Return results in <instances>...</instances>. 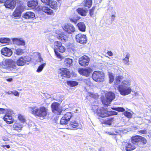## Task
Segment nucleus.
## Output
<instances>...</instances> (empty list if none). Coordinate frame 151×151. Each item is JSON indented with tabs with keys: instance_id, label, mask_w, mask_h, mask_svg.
I'll list each match as a JSON object with an SVG mask.
<instances>
[{
	"instance_id": "nucleus-1",
	"label": "nucleus",
	"mask_w": 151,
	"mask_h": 151,
	"mask_svg": "<svg viewBox=\"0 0 151 151\" xmlns=\"http://www.w3.org/2000/svg\"><path fill=\"white\" fill-rule=\"evenodd\" d=\"M73 114L71 112H67L64 116L62 117L60 121L61 125L65 126V127L68 129H78L81 128V125L76 120H73L68 125V122L70 121L73 116Z\"/></svg>"
},
{
	"instance_id": "nucleus-2",
	"label": "nucleus",
	"mask_w": 151,
	"mask_h": 151,
	"mask_svg": "<svg viewBox=\"0 0 151 151\" xmlns=\"http://www.w3.org/2000/svg\"><path fill=\"white\" fill-rule=\"evenodd\" d=\"M63 28L65 32H63L60 34L58 35L57 38L64 43L68 40L69 34L75 32V28L73 25L70 23L64 25Z\"/></svg>"
},
{
	"instance_id": "nucleus-3",
	"label": "nucleus",
	"mask_w": 151,
	"mask_h": 151,
	"mask_svg": "<svg viewBox=\"0 0 151 151\" xmlns=\"http://www.w3.org/2000/svg\"><path fill=\"white\" fill-rule=\"evenodd\" d=\"M17 4V6L13 13V16L15 18L18 19L24 11V8L22 6V2L19 0H10V9H14Z\"/></svg>"
},
{
	"instance_id": "nucleus-4",
	"label": "nucleus",
	"mask_w": 151,
	"mask_h": 151,
	"mask_svg": "<svg viewBox=\"0 0 151 151\" xmlns=\"http://www.w3.org/2000/svg\"><path fill=\"white\" fill-rule=\"evenodd\" d=\"M94 113H96L97 115L101 117H105L118 114L117 112L114 111H108L103 107L98 108L97 106H94L92 108Z\"/></svg>"
},
{
	"instance_id": "nucleus-5",
	"label": "nucleus",
	"mask_w": 151,
	"mask_h": 151,
	"mask_svg": "<svg viewBox=\"0 0 151 151\" xmlns=\"http://www.w3.org/2000/svg\"><path fill=\"white\" fill-rule=\"evenodd\" d=\"M15 117V114L14 113L13 110L10 109V124L15 122L13 125H10L11 132H20L22 130L23 127L25 125L19 123H15V121L14 119V118Z\"/></svg>"
},
{
	"instance_id": "nucleus-6",
	"label": "nucleus",
	"mask_w": 151,
	"mask_h": 151,
	"mask_svg": "<svg viewBox=\"0 0 151 151\" xmlns=\"http://www.w3.org/2000/svg\"><path fill=\"white\" fill-rule=\"evenodd\" d=\"M32 113L35 116L42 117L43 118L47 114V109L44 106L38 108L36 106L29 108Z\"/></svg>"
},
{
	"instance_id": "nucleus-7",
	"label": "nucleus",
	"mask_w": 151,
	"mask_h": 151,
	"mask_svg": "<svg viewBox=\"0 0 151 151\" xmlns=\"http://www.w3.org/2000/svg\"><path fill=\"white\" fill-rule=\"evenodd\" d=\"M16 64L18 66H23L26 64L22 56L19 58L16 63L10 59V72L13 73L16 69Z\"/></svg>"
},
{
	"instance_id": "nucleus-8",
	"label": "nucleus",
	"mask_w": 151,
	"mask_h": 151,
	"mask_svg": "<svg viewBox=\"0 0 151 151\" xmlns=\"http://www.w3.org/2000/svg\"><path fill=\"white\" fill-rule=\"evenodd\" d=\"M132 142L134 144L137 143V145L139 146V145L141 144H145L147 142V141L144 137L137 135L132 137Z\"/></svg>"
},
{
	"instance_id": "nucleus-9",
	"label": "nucleus",
	"mask_w": 151,
	"mask_h": 151,
	"mask_svg": "<svg viewBox=\"0 0 151 151\" xmlns=\"http://www.w3.org/2000/svg\"><path fill=\"white\" fill-rule=\"evenodd\" d=\"M92 77L93 80L99 82L104 81V76L103 73L99 71H95L93 73Z\"/></svg>"
},
{
	"instance_id": "nucleus-10",
	"label": "nucleus",
	"mask_w": 151,
	"mask_h": 151,
	"mask_svg": "<svg viewBox=\"0 0 151 151\" xmlns=\"http://www.w3.org/2000/svg\"><path fill=\"white\" fill-rule=\"evenodd\" d=\"M106 99L102 101V103L104 105L108 106L115 98V94L111 92H109L106 94Z\"/></svg>"
},
{
	"instance_id": "nucleus-11",
	"label": "nucleus",
	"mask_w": 151,
	"mask_h": 151,
	"mask_svg": "<svg viewBox=\"0 0 151 151\" xmlns=\"http://www.w3.org/2000/svg\"><path fill=\"white\" fill-rule=\"evenodd\" d=\"M118 89L121 94L123 96H126L129 94L132 89L130 87L128 86H123L122 85H119L117 87Z\"/></svg>"
},
{
	"instance_id": "nucleus-12",
	"label": "nucleus",
	"mask_w": 151,
	"mask_h": 151,
	"mask_svg": "<svg viewBox=\"0 0 151 151\" xmlns=\"http://www.w3.org/2000/svg\"><path fill=\"white\" fill-rule=\"evenodd\" d=\"M59 76L69 78L70 77V73L69 70L66 68H62L58 70Z\"/></svg>"
},
{
	"instance_id": "nucleus-13",
	"label": "nucleus",
	"mask_w": 151,
	"mask_h": 151,
	"mask_svg": "<svg viewBox=\"0 0 151 151\" xmlns=\"http://www.w3.org/2000/svg\"><path fill=\"white\" fill-rule=\"evenodd\" d=\"M59 106L60 104L58 103L54 102L52 103L51 105L52 112L58 115L60 114L62 110Z\"/></svg>"
},
{
	"instance_id": "nucleus-14",
	"label": "nucleus",
	"mask_w": 151,
	"mask_h": 151,
	"mask_svg": "<svg viewBox=\"0 0 151 151\" xmlns=\"http://www.w3.org/2000/svg\"><path fill=\"white\" fill-rule=\"evenodd\" d=\"M75 38L76 41L81 44L86 43L87 40L86 35L81 33L77 35Z\"/></svg>"
},
{
	"instance_id": "nucleus-15",
	"label": "nucleus",
	"mask_w": 151,
	"mask_h": 151,
	"mask_svg": "<svg viewBox=\"0 0 151 151\" xmlns=\"http://www.w3.org/2000/svg\"><path fill=\"white\" fill-rule=\"evenodd\" d=\"M9 110L7 109L0 108V114H5L3 117V119L8 124H9V121L8 120H9Z\"/></svg>"
},
{
	"instance_id": "nucleus-16",
	"label": "nucleus",
	"mask_w": 151,
	"mask_h": 151,
	"mask_svg": "<svg viewBox=\"0 0 151 151\" xmlns=\"http://www.w3.org/2000/svg\"><path fill=\"white\" fill-rule=\"evenodd\" d=\"M92 71V69L88 67L80 69L78 70V72L80 74L86 77H88Z\"/></svg>"
},
{
	"instance_id": "nucleus-17",
	"label": "nucleus",
	"mask_w": 151,
	"mask_h": 151,
	"mask_svg": "<svg viewBox=\"0 0 151 151\" xmlns=\"http://www.w3.org/2000/svg\"><path fill=\"white\" fill-rule=\"evenodd\" d=\"M90 61V59L87 56H83L78 60L79 63L82 66H85L88 65Z\"/></svg>"
},
{
	"instance_id": "nucleus-18",
	"label": "nucleus",
	"mask_w": 151,
	"mask_h": 151,
	"mask_svg": "<svg viewBox=\"0 0 151 151\" xmlns=\"http://www.w3.org/2000/svg\"><path fill=\"white\" fill-rule=\"evenodd\" d=\"M55 46V50L61 52H63L65 51V48L63 46H62L61 43L60 42L55 41L54 43Z\"/></svg>"
},
{
	"instance_id": "nucleus-19",
	"label": "nucleus",
	"mask_w": 151,
	"mask_h": 151,
	"mask_svg": "<svg viewBox=\"0 0 151 151\" xmlns=\"http://www.w3.org/2000/svg\"><path fill=\"white\" fill-rule=\"evenodd\" d=\"M12 39L14 44H16L18 45L24 46L25 45V41L22 38H12Z\"/></svg>"
},
{
	"instance_id": "nucleus-20",
	"label": "nucleus",
	"mask_w": 151,
	"mask_h": 151,
	"mask_svg": "<svg viewBox=\"0 0 151 151\" xmlns=\"http://www.w3.org/2000/svg\"><path fill=\"white\" fill-rule=\"evenodd\" d=\"M28 6L32 9H36L38 5L37 0H29L27 2Z\"/></svg>"
},
{
	"instance_id": "nucleus-21",
	"label": "nucleus",
	"mask_w": 151,
	"mask_h": 151,
	"mask_svg": "<svg viewBox=\"0 0 151 151\" xmlns=\"http://www.w3.org/2000/svg\"><path fill=\"white\" fill-rule=\"evenodd\" d=\"M24 53V50L20 48H18L17 49H12V50L10 49V56L13 53L16 54L17 55H21Z\"/></svg>"
},
{
	"instance_id": "nucleus-22",
	"label": "nucleus",
	"mask_w": 151,
	"mask_h": 151,
	"mask_svg": "<svg viewBox=\"0 0 151 151\" xmlns=\"http://www.w3.org/2000/svg\"><path fill=\"white\" fill-rule=\"evenodd\" d=\"M78 14L82 16H85L86 15L88 10L85 8H79L76 10Z\"/></svg>"
},
{
	"instance_id": "nucleus-23",
	"label": "nucleus",
	"mask_w": 151,
	"mask_h": 151,
	"mask_svg": "<svg viewBox=\"0 0 151 151\" xmlns=\"http://www.w3.org/2000/svg\"><path fill=\"white\" fill-rule=\"evenodd\" d=\"M122 132V131L115 129H112L110 132H108V134L110 135H119Z\"/></svg>"
},
{
	"instance_id": "nucleus-24",
	"label": "nucleus",
	"mask_w": 151,
	"mask_h": 151,
	"mask_svg": "<svg viewBox=\"0 0 151 151\" xmlns=\"http://www.w3.org/2000/svg\"><path fill=\"white\" fill-rule=\"evenodd\" d=\"M35 16V14L34 12H27L23 15V17L26 19H29L34 18Z\"/></svg>"
},
{
	"instance_id": "nucleus-25",
	"label": "nucleus",
	"mask_w": 151,
	"mask_h": 151,
	"mask_svg": "<svg viewBox=\"0 0 151 151\" xmlns=\"http://www.w3.org/2000/svg\"><path fill=\"white\" fill-rule=\"evenodd\" d=\"M123 78V76L121 75H119L116 76L115 78L114 82L115 85H118V86L119 85H121Z\"/></svg>"
},
{
	"instance_id": "nucleus-26",
	"label": "nucleus",
	"mask_w": 151,
	"mask_h": 151,
	"mask_svg": "<svg viewBox=\"0 0 151 151\" xmlns=\"http://www.w3.org/2000/svg\"><path fill=\"white\" fill-rule=\"evenodd\" d=\"M77 25L80 31L82 32L85 31L86 26L83 22H80L77 24Z\"/></svg>"
},
{
	"instance_id": "nucleus-27",
	"label": "nucleus",
	"mask_w": 151,
	"mask_h": 151,
	"mask_svg": "<svg viewBox=\"0 0 151 151\" xmlns=\"http://www.w3.org/2000/svg\"><path fill=\"white\" fill-rule=\"evenodd\" d=\"M2 55L5 56L9 57V49L7 47H5L2 48L1 51Z\"/></svg>"
},
{
	"instance_id": "nucleus-28",
	"label": "nucleus",
	"mask_w": 151,
	"mask_h": 151,
	"mask_svg": "<svg viewBox=\"0 0 151 151\" xmlns=\"http://www.w3.org/2000/svg\"><path fill=\"white\" fill-rule=\"evenodd\" d=\"M2 68L7 69L9 70V59H6L4 62H3L2 65Z\"/></svg>"
},
{
	"instance_id": "nucleus-29",
	"label": "nucleus",
	"mask_w": 151,
	"mask_h": 151,
	"mask_svg": "<svg viewBox=\"0 0 151 151\" xmlns=\"http://www.w3.org/2000/svg\"><path fill=\"white\" fill-rule=\"evenodd\" d=\"M42 10L48 15H51L53 13V11L46 6L42 7Z\"/></svg>"
},
{
	"instance_id": "nucleus-30",
	"label": "nucleus",
	"mask_w": 151,
	"mask_h": 151,
	"mask_svg": "<svg viewBox=\"0 0 151 151\" xmlns=\"http://www.w3.org/2000/svg\"><path fill=\"white\" fill-rule=\"evenodd\" d=\"M136 147L134 145H132L130 143H127L126 144L125 149L127 151H129L134 149Z\"/></svg>"
},
{
	"instance_id": "nucleus-31",
	"label": "nucleus",
	"mask_w": 151,
	"mask_h": 151,
	"mask_svg": "<svg viewBox=\"0 0 151 151\" xmlns=\"http://www.w3.org/2000/svg\"><path fill=\"white\" fill-rule=\"evenodd\" d=\"M18 119L21 122L20 123L24 125L25 124L26 120L25 117L24 116L21 114H19L18 115Z\"/></svg>"
},
{
	"instance_id": "nucleus-32",
	"label": "nucleus",
	"mask_w": 151,
	"mask_h": 151,
	"mask_svg": "<svg viewBox=\"0 0 151 151\" xmlns=\"http://www.w3.org/2000/svg\"><path fill=\"white\" fill-rule=\"evenodd\" d=\"M48 5L54 9L56 10L58 9L57 3L55 1L50 0Z\"/></svg>"
},
{
	"instance_id": "nucleus-33",
	"label": "nucleus",
	"mask_w": 151,
	"mask_h": 151,
	"mask_svg": "<svg viewBox=\"0 0 151 151\" xmlns=\"http://www.w3.org/2000/svg\"><path fill=\"white\" fill-rule=\"evenodd\" d=\"M130 54L128 53H126V55L125 58L123 59L124 63L126 65H128L129 64V59L130 57Z\"/></svg>"
},
{
	"instance_id": "nucleus-34",
	"label": "nucleus",
	"mask_w": 151,
	"mask_h": 151,
	"mask_svg": "<svg viewBox=\"0 0 151 151\" xmlns=\"http://www.w3.org/2000/svg\"><path fill=\"white\" fill-rule=\"evenodd\" d=\"M73 60L69 58H66L64 60L65 64L67 67H70L72 65Z\"/></svg>"
},
{
	"instance_id": "nucleus-35",
	"label": "nucleus",
	"mask_w": 151,
	"mask_h": 151,
	"mask_svg": "<svg viewBox=\"0 0 151 151\" xmlns=\"http://www.w3.org/2000/svg\"><path fill=\"white\" fill-rule=\"evenodd\" d=\"M9 41V39L6 37L0 38V43L3 44H7Z\"/></svg>"
},
{
	"instance_id": "nucleus-36",
	"label": "nucleus",
	"mask_w": 151,
	"mask_h": 151,
	"mask_svg": "<svg viewBox=\"0 0 151 151\" xmlns=\"http://www.w3.org/2000/svg\"><path fill=\"white\" fill-rule=\"evenodd\" d=\"M0 3H4L6 8H9V0H0Z\"/></svg>"
},
{
	"instance_id": "nucleus-37",
	"label": "nucleus",
	"mask_w": 151,
	"mask_h": 151,
	"mask_svg": "<svg viewBox=\"0 0 151 151\" xmlns=\"http://www.w3.org/2000/svg\"><path fill=\"white\" fill-rule=\"evenodd\" d=\"M130 84V81L129 80L126 79L122 81L121 85H122L123 86H128Z\"/></svg>"
},
{
	"instance_id": "nucleus-38",
	"label": "nucleus",
	"mask_w": 151,
	"mask_h": 151,
	"mask_svg": "<svg viewBox=\"0 0 151 151\" xmlns=\"http://www.w3.org/2000/svg\"><path fill=\"white\" fill-rule=\"evenodd\" d=\"M22 57L26 64H28V63L31 60V58L28 56H23Z\"/></svg>"
},
{
	"instance_id": "nucleus-39",
	"label": "nucleus",
	"mask_w": 151,
	"mask_h": 151,
	"mask_svg": "<svg viewBox=\"0 0 151 151\" xmlns=\"http://www.w3.org/2000/svg\"><path fill=\"white\" fill-rule=\"evenodd\" d=\"M67 84L71 87L75 86L78 84V83L77 82L73 81H68Z\"/></svg>"
},
{
	"instance_id": "nucleus-40",
	"label": "nucleus",
	"mask_w": 151,
	"mask_h": 151,
	"mask_svg": "<svg viewBox=\"0 0 151 151\" xmlns=\"http://www.w3.org/2000/svg\"><path fill=\"white\" fill-rule=\"evenodd\" d=\"M92 4V0H86L84 6L87 7L89 8L91 6Z\"/></svg>"
},
{
	"instance_id": "nucleus-41",
	"label": "nucleus",
	"mask_w": 151,
	"mask_h": 151,
	"mask_svg": "<svg viewBox=\"0 0 151 151\" xmlns=\"http://www.w3.org/2000/svg\"><path fill=\"white\" fill-rule=\"evenodd\" d=\"M46 65V63H44L40 65L38 67V68L37 70V72L38 73L41 72L43 70L44 67Z\"/></svg>"
},
{
	"instance_id": "nucleus-42",
	"label": "nucleus",
	"mask_w": 151,
	"mask_h": 151,
	"mask_svg": "<svg viewBox=\"0 0 151 151\" xmlns=\"http://www.w3.org/2000/svg\"><path fill=\"white\" fill-rule=\"evenodd\" d=\"M123 114L128 118H131L132 116V114L129 112L128 111H124L123 113Z\"/></svg>"
},
{
	"instance_id": "nucleus-43",
	"label": "nucleus",
	"mask_w": 151,
	"mask_h": 151,
	"mask_svg": "<svg viewBox=\"0 0 151 151\" xmlns=\"http://www.w3.org/2000/svg\"><path fill=\"white\" fill-rule=\"evenodd\" d=\"M114 118L111 117L109 118L105 122V124L109 125H111L113 121Z\"/></svg>"
},
{
	"instance_id": "nucleus-44",
	"label": "nucleus",
	"mask_w": 151,
	"mask_h": 151,
	"mask_svg": "<svg viewBox=\"0 0 151 151\" xmlns=\"http://www.w3.org/2000/svg\"><path fill=\"white\" fill-rule=\"evenodd\" d=\"M14 95L15 96L19 97V92L16 90L10 91V95Z\"/></svg>"
},
{
	"instance_id": "nucleus-45",
	"label": "nucleus",
	"mask_w": 151,
	"mask_h": 151,
	"mask_svg": "<svg viewBox=\"0 0 151 151\" xmlns=\"http://www.w3.org/2000/svg\"><path fill=\"white\" fill-rule=\"evenodd\" d=\"M109 83H111L114 81V76L112 73H110L109 74Z\"/></svg>"
},
{
	"instance_id": "nucleus-46",
	"label": "nucleus",
	"mask_w": 151,
	"mask_h": 151,
	"mask_svg": "<svg viewBox=\"0 0 151 151\" xmlns=\"http://www.w3.org/2000/svg\"><path fill=\"white\" fill-rule=\"evenodd\" d=\"M95 9L94 7H93L92 8L89 10V14L91 17H93L94 15V11Z\"/></svg>"
},
{
	"instance_id": "nucleus-47",
	"label": "nucleus",
	"mask_w": 151,
	"mask_h": 151,
	"mask_svg": "<svg viewBox=\"0 0 151 151\" xmlns=\"http://www.w3.org/2000/svg\"><path fill=\"white\" fill-rule=\"evenodd\" d=\"M70 21L75 24H76L78 21V19H76L74 17L73 18H70Z\"/></svg>"
},
{
	"instance_id": "nucleus-48",
	"label": "nucleus",
	"mask_w": 151,
	"mask_h": 151,
	"mask_svg": "<svg viewBox=\"0 0 151 151\" xmlns=\"http://www.w3.org/2000/svg\"><path fill=\"white\" fill-rule=\"evenodd\" d=\"M125 110V109L122 107H117V111L118 112H124Z\"/></svg>"
},
{
	"instance_id": "nucleus-49",
	"label": "nucleus",
	"mask_w": 151,
	"mask_h": 151,
	"mask_svg": "<svg viewBox=\"0 0 151 151\" xmlns=\"http://www.w3.org/2000/svg\"><path fill=\"white\" fill-rule=\"evenodd\" d=\"M50 0H41L42 3L46 5H48L49 4V2Z\"/></svg>"
},
{
	"instance_id": "nucleus-50",
	"label": "nucleus",
	"mask_w": 151,
	"mask_h": 151,
	"mask_svg": "<svg viewBox=\"0 0 151 151\" xmlns=\"http://www.w3.org/2000/svg\"><path fill=\"white\" fill-rule=\"evenodd\" d=\"M54 50L55 52V55L57 56V57L59 58H60L61 55L58 52V51L56 50H55V49H54Z\"/></svg>"
},
{
	"instance_id": "nucleus-51",
	"label": "nucleus",
	"mask_w": 151,
	"mask_h": 151,
	"mask_svg": "<svg viewBox=\"0 0 151 151\" xmlns=\"http://www.w3.org/2000/svg\"><path fill=\"white\" fill-rule=\"evenodd\" d=\"M43 59L41 58V56L40 54L39 55L38 59L37 60L38 62H39L40 63H42V62L43 61Z\"/></svg>"
},
{
	"instance_id": "nucleus-52",
	"label": "nucleus",
	"mask_w": 151,
	"mask_h": 151,
	"mask_svg": "<svg viewBox=\"0 0 151 151\" xmlns=\"http://www.w3.org/2000/svg\"><path fill=\"white\" fill-rule=\"evenodd\" d=\"M139 133L143 134H146L147 132L146 130H140L139 131Z\"/></svg>"
},
{
	"instance_id": "nucleus-53",
	"label": "nucleus",
	"mask_w": 151,
	"mask_h": 151,
	"mask_svg": "<svg viewBox=\"0 0 151 151\" xmlns=\"http://www.w3.org/2000/svg\"><path fill=\"white\" fill-rule=\"evenodd\" d=\"M115 17H116L113 14L112 15L111 18V22H113L114 21V19H115Z\"/></svg>"
},
{
	"instance_id": "nucleus-54",
	"label": "nucleus",
	"mask_w": 151,
	"mask_h": 151,
	"mask_svg": "<svg viewBox=\"0 0 151 151\" xmlns=\"http://www.w3.org/2000/svg\"><path fill=\"white\" fill-rule=\"evenodd\" d=\"M107 54L110 56H112L113 55V53L111 51H108L107 52Z\"/></svg>"
},
{
	"instance_id": "nucleus-55",
	"label": "nucleus",
	"mask_w": 151,
	"mask_h": 151,
	"mask_svg": "<svg viewBox=\"0 0 151 151\" xmlns=\"http://www.w3.org/2000/svg\"><path fill=\"white\" fill-rule=\"evenodd\" d=\"M90 79H88V83H86V84L87 86H90L91 85V83L89 81Z\"/></svg>"
},
{
	"instance_id": "nucleus-56",
	"label": "nucleus",
	"mask_w": 151,
	"mask_h": 151,
	"mask_svg": "<svg viewBox=\"0 0 151 151\" xmlns=\"http://www.w3.org/2000/svg\"><path fill=\"white\" fill-rule=\"evenodd\" d=\"M112 109L114 110H115L117 111V107H113V108H112Z\"/></svg>"
},
{
	"instance_id": "nucleus-57",
	"label": "nucleus",
	"mask_w": 151,
	"mask_h": 151,
	"mask_svg": "<svg viewBox=\"0 0 151 151\" xmlns=\"http://www.w3.org/2000/svg\"><path fill=\"white\" fill-rule=\"evenodd\" d=\"M5 147L7 148H9V145H6L5 146Z\"/></svg>"
},
{
	"instance_id": "nucleus-58",
	"label": "nucleus",
	"mask_w": 151,
	"mask_h": 151,
	"mask_svg": "<svg viewBox=\"0 0 151 151\" xmlns=\"http://www.w3.org/2000/svg\"><path fill=\"white\" fill-rule=\"evenodd\" d=\"M146 120L147 121L148 123H150V119H147Z\"/></svg>"
},
{
	"instance_id": "nucleus-59",
	"label": "nucleus",
	"mask_w": 151,
	"mask_h": 151,
	"mask_svg": "<svg viewBox=\"0 0 151 151\" xmlns=\"http://www.w3.org/2000/svg\"><path fill=\"white\" fill-rule=\"evenodd\" d=\"M7 81L8 82H9V78L7 79Z\"/></svg>"
},
{
	"instance_id": "nucleus-60",
	"label": "nucleus",
	"mask_w": 151,
	"mask_h": 151,
	"mask_svg": "<svg viewBox=\"0 0 151 151\" xmlns=\"http://www.w3.org/2000/svg\"><path fill=\"white\" fill-rule=\"evenodd\" d=\"M12 78H10V82L12 81Z\"/></svg>"
},
{
	"instance_id": "nucleus-61",
	"label": "nucleus",
	"mask_w": 151,
	"mask_h": 151,
	"mask_svg": "<svg viewBox=\"0 0 151 151\" xmlns=\"http://www.w3.org/2000/svg\"><path fill=\"white\" fill-rule=\"evenodd\" d=\"M7 93L8 94H9V91H8V92H7Z\"/></svg>"
},
{
	"instance_id": "nucleus-62",
	"label": "nucleus",
	"mask_w": 151,
	"mask_h": 151,
	"mask_svg": "<svg viewBox=\"0 0 151 151\" xmlns=\"http://www.w3.org/2000/svg\"><path fill=\"white\" fill-rule=\"evenodd\" d=\"M150 123H151V118H150Z\"/></svg>"
},
{
	"instance_id": "nucleus-63",
	"label": "nucleus",
	"mask_w": 151,
	"mask_h": 151,
	"mask_svg": "<svg viewBox=\"0 0 151 151\" xmlns=\"http://www.w3.org/2000/svg\"><path fill=\"white\" fill-rule=\"evenodd\" d=\"M4 140H5V141H6V140H6V139H4Z\"/></svg>"
},
{
	"instance_id": "nucleus-64",
	"label": "nucleus",
	"mask_w": 151,
	"mask_h": 151,
	"mask_svg": "<svg viewBox=\"0 0 151 151\" xmlns=\"http://www.w3.org/2000/svg\"><path fill=\"white\" fill-rule=\"evenodd\" d=\"M52 42V41H50V42Z\"/></svg>"
}]
</instances>
